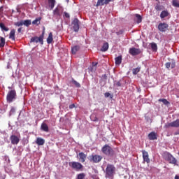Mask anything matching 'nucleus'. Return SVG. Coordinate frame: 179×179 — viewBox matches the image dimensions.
I'll return each mask as SVG.
<instances>
[{"label":"nucleus","mask_w":179,"mask_h":179,"mask_svg":"<svg viewBox=\"0 0 179 179\" xmlns=\"http://www.w3.org/2000/svg\"><path fill=\"white\" fill-rule=\"evenodd\" d=\"M101 152L103 155L109 157H113L115 155L114 150L108 144H106L102 147Z\"/></svg>","instance_id":"1"},{"label":"nucleus","mask_w":179,"mask_h":179,"mask_svg":"<svg viewBox=\"0 0 179 179\" xmlns=\"http://www.w3.org/2000/svg\"><path fill=\"white\" fill-rule=\"evenodd\" d=\"M115 174V166L114 165L108 164L106 169V177L108 178H113Z\"/></svg>","instance_id":"2"},{"label":"nucleus","mask_w":179,"mask_h":179,"mask_svg":"<svg viewBox=\"0 0 179 179\" xmlns=\"http://www.w3.org/2000/svg\"><path fill=\"white\" fill-rule=\"evenodd\" d=\"M69 166L76 171H82V170H83V165L80 162H69Z\"/></svg>","instance_id":"3"},{"label":"nucleus","mask_w":179,"mask_h":179,"mask_svg":"<svg viewBox=\"0 0 179 179\" xmlns=\"http://www.w3.org/2000/svg\"><path fill=\"white\" fill-rule=\"evenodd\" d=\"M164 157L170 164H177V159L170 152H164Z\"/></svg>","instance_id":"4"},{"label":"nucleus","mask_w":179,"mask_h":179,"mask_svg":"<svg viewBox=\"0 0 179 179\" xmlns=\"http://www.w3.org/2000/svg\"><path fill=\"white\" fill-rule=\"evenodd\" d=\"M6 100L8 103H12L14 100H16V90L9 91L6 96Z\"/></svg>","instance_id":"5"},{"label":"nucleus","mask_w":179,"mask_h":179,"mask_svg":"<svg viewBox=\"0 0 179 179\" xmlns=\"http://www.w3.org/2000/svg\"><path fill=\"white\" fill-rule=\"evenodd\" d=\"M103 157H101V155H92L90 156V160L92 162V163H100Z\"/></svg>","instance_id":"6"},{"label":"nucleus","mask_w":179,"mask_h":179,"mask_svg":"<svg viewBox=\"0 0 179 179\" xmlns=\"http://www.w3.org/2000/svg\"><path fill=\"white\" fill-rule=\"evenodd\" d=\"M44 38V34L41 35L39 37L34 36L31 38L30 43H41L43 45L44 44V41H43Z\"/></svg>","instance_id":"7"},{"label":"nucleus","mask_w":179,"mask_h":179,"mask_svg":"<svg viewBox=\"0 0 179 179\" xmlns=\"http://www.w3.org/2000/svg\"><path fill=\"white\" fill-rule=\"evenodd\" d=\"M158 30L162 31V33H164L169 30V24L166 22H161L158 24Z\"/></svg>","instance_id":"8"},{"label":"nucleus","mask_w":179,"mask_h":179,"mask_svg":"<svg viewBox=\"0 0 179 179\" xmlns=\"http://www.w3.org/2000/svg\"><path fill=\"white\" fill-rule=\"evenodd\" d=\"M165 128H179V119L171 122L170 123H167L165 124Z\"/></svg>","instance_id":"9"},{"label":"nucleus","mask_w":179,"mask_h":179,"mask_svg":"<svg viewBox=\"0 0 179 179\" xmlns=\"http://www.w3.org/2000/svg\"><path fill=\"white\" fill-rule=\"evenodd\" d=\"M142 51L141 50L140 48H131L129 50V54L130 55H132L133 57H135L136 55H139Z\"/></svg>","instance_id":"10"},{"label":"nucleus","mask_w":179,"mask_h":179,"mask_svg":"<svg viewBox=\"0 0 179 179\" xmlns=\"http://www.w3.org/2000/svg\"><path fill=\"white\" fill-rule=\"evenodd\" d=\"M71 24L73 26V29L74 31L78 33V31H79V20L78 18H75L72 21Z\"/></svg>","instance_id":"11"},{"label":"nucleus","mask_w":179,"mask_h":179,"mask_svg":"<svg viewBox=\"0 0 179 179\" xmlns=\"http://www.w3.org/2000/svg\"><path fill=\"white\" fill-rule=\"evenodd\" d=\"M10 141L12 143V145H17L19 142H20V138L17 137V136L15 135H11L10 136Z\"/></svg>","instance_id":"12"},{"label":"nucleus","mask_w":179,"mask_h":179,"mask_svg":"<svg viewBox=\"0 0 179 179\" xmlns=\"http://www.w3.org/2000/svg\"><path fill=\"white\" fill-rule=\"evenodd\" d=\"M143 153V162H145V163H150V159H149V153L145 151V150L141 151Z\"/></svg>","instance_id":"13"},{"label":"nucleus","mask_w":179,"mask_h":179,"mask_svg":"<svg viewBox=\"0 0 179 179\" xmlns=\"http://www.w3.org/2000/svg\"><path fill=\"white\" fill-rule=\"evenodd\" d=\"M165 66L166 69H170V68H171V69H174V68H176V61L172 59L171 62H166L165 64Z\"/></svg>","instance_id":"14"},{"label":"nucleus","mask_w":179,"mask_h":179,"mask_svg":"<svg viewBox=\"0 0 179 179\" xmlns=\"http://www.w3.org/2000/svg\"><path fill=\"white\" fill-rule=\"evenodd\" d=\"M55 6V0H48V6H46L47 9L49 10H52Z\"/></svg>","instance_id":"15"},{"label":"nucleus","mask_w":179,"mask_h":179,"mask_svg":"<svg viewBox=\"0 0 179 179\" xmlns=\"http://www.w3.org/2000/svg\"><path fill=\"white\" fill-rule=\"evenodd\" d=\"M148 138L150 141H156L157 139V133L152 131L148 134Z\"/></svg>","instance_id":"16"},{"label":"nucleus","mask_w":179,"mask_h":179,"mask_svg":"<svg viewBox=\"0 0 179 179\" xmlns=\"http://www.w3.org/2000/svg\"><path fill=\"white\" fill-rule=\"evenodd\" d=\"M36 145H38V146H43V145L45 143V140H44V138L38 137L36 138Z\"/></svg>","instance_id":"17"},{"label":"nucleus","mask_w":179,"mask_h":179,"mask_svg":"<svg viewBox=\"0 0 179 179\" xmlns=\"http://www.w3.org/2000/svg\"><path fill=\"white\" fill-rule=\"evenodd\" d=\"M78 156L80 157V161L81 162V163H85V162L86 161V155L83 152H80L78 154Z\"/></svg>","instance_id":"18"},{"label":"nucleus","mask_w":179,"mask_h":179,"mask_svg":"<svg viewBox=\"0 0 179 179\" xmlns=\"http://www.w3.org/2000/svg\"><path fill=\"white\" fill-rule=\"evenodd\" d=\"M170 15V13L167 10L162 11L160 14L161 19H164V17H167Z\"/></svg>","instance_id":"19"},{"label":"nucleus","mask_w":179,"mask_h":179,"mask_svg":"<svg viewBox=\"0 0 179 179\" xmlns=\"http://www.w3.org/2000/svg\"><path fill=\"white\" fill-rule=\"evenodd\" d=\"M108 43H104L102 45V48H101V51H102V52H106V51L108 50Z\"/></svg>","instance_id":"20"},{"label":"nucleus","mask_w":179,"mask_h":179,"mask_svg":"<svg viewBox=\"0 0 179 179\" xmlns=\"http://www.w3.org/2000/svg\"><path fill=\"white\" fill-rule=\"evenodd\" d=\"M115 62L116 65H121V62H122V56H118L115 58Z\"/></svg>","instance_id":"21"},{"label":"nucleus","mask_w":179,"mask_h":179,"mask_svg":"<svg viewBox=\"0 0 179 179\" xmlns=\"http://www.w3.org/2000/svg\"><path fill=\"white\" fill-rule=\"evenodd\" d=\"M41 129H42V131H44V132H48V125H47V124L45 123H42L41 126Z\"/></svg>","instance_id":"22"},{"label":"nucleus","mask_w":179,"mask_h":179,"mask_svg":"<svg viewBox=\"0 0 179 179\" xmlns=\"http://www.w3.org/2000/svg\"><path fill=\"white\" fill-rule=\"evenodd\" d=\"M52 40H54V38H52V32H50L48 37L47 38L48 44H51V43H52Z\"/></svg>","instance_id":"23"},{"label":"nucleus","mask_w":179,"mask_h":179,"mask_svg":"<svg viewBox=\"0 0 179 179\" xmlns=\"http://www.w3.org/2000/svg\"><path fill=\"white\" fill-rule=\"evenodd\" d=\"M80 50V47L79 45H75L71 48V52L72 54H76L77 51H79Z\"/></svg>","instance_id":"24"},{"label":"nucleus","mask_w":179,"mask_h":179,"mask_svg":"<svg viewBox=\"0 0 179 179\" xmlns=\"http://www.w3.org/2000/svg\"><path fill=\"white\" fill-rule=\"evenodd\" d=\"M22 24H24V26L29 27V26H30V24H31V20H22Z\"/></svg>","instance_id":"25"},{"label":"nucleus","mask_w":179,"mask_h":179,"mask_svg":"<svg viewBox=\"0 0 179 179\" xmlns=\"http://www.w3.org/2000/svg\"><path fill=\"white\" fill-rule=\"evenodd\" d=\"M158 101L163 103V104H164V106H169V104H170V102L169 101H167V99H159L158 100Z\"/></svg>","instance_id":"26"},{"label":"nucleus","mask_w":179,"mask_h":179,"mask_svg":"<svg viewBox=\"0 0 179 179\" xmlns=\"http://www.w3.org/2000/svg\"><path fill=\"white\" fill-rule=\"evenodd\" d=\"M5 38L0 36V48L5 47Z\"/></svg>","instance_id":"27"},{"label":"nucleus","mask_w":179,"mask_h":179,"mask_svg":"<svg viewBox=\"0 0 179 179\" xmlns=\"http://www.w3.org/2000/svg\"><path fill=\"white\" fill-rule=\"evenodd\" d=\"M15 33H16V31L15 29H12L10 32L9 38H11V40H15Z\"/></svg>","instance_id":"28"},{"label":"nucleus","mask_w":179,"mask_h":179,"mask_svg":"<svg viewBox=\"0 0 179 179\" xmlns=\"http://www.w3.org/2000/svg\"><path fill=\"white\" fill-rule=\"evenodd\" d=\"M114 85L116 86V87H121V86H122V80L115 81Z\"/></svg>","instance_id":"29"},{"label":"nucleus","mask_w":179,"mask_h":179,"mask_svg":"<svg viewBox=\"0 0 179 179\" xmlns=\"http://www.w3.org/2000/svg\"><path fill=\"white\" fill-rule=\"evenodd\" d=\"M132 72H133V75H138V73L141 72V67L133 69Z\"/></svg>","instance_id":"30"},{"label":"nucleus","mask_w":179,"mask_h":179,"mask_svg":"<svg viewBox=\"0 0 179 179\" xmlns=\"http://www.w3.org/2000/svg\"><path fill=\"white\" fill-rule=\"evenodd\" d=\"M0 27L1 29V30H4V31H9V28L5 27V24L3 23H0Z\"/></svg>","instance_id":"31"},{"label":"nucleus","mask_w":179,"mask_h":179,"mask_svg":"<svg viewBox=\"0 0 179 179\" xmlns=\"http://www.w3.org/2000/svg\"><path fill=\"white\" fill-rule=\"evenodd\" d=\"M172 5L175 8H179V1H178V0H173Z\"/></svg>","instance_id":"32"},{"label":"nucleus","mask_w":179,"mask_h":179,"mask_svg":"<svg viewBox=\"0 0 179 179\" xmlns=\"http://www.w3.org/2000/svg\"><path fill=\"white\" fill-rule=\"evenodd\" d=\"M155 9H156L157 11H160V10H163V6L157 3L155 6Z\"/></svg>","instance_id":"33"},{"label":"nucleus","mask_w":179,"mask_h":179,"mask_svg":"<svg viewBox=\"0 0 179 179\" xmlns=\"http://www.w3.org/2000/svg\"><path fill=\"white\" fill-rule=\"evenodd\" d=\"M71 82L73 85H75L76 87H80V84L78 83V81L75 80V79H72Z\"/></svg>","instance_id":"34"},{"label":"nucleus","mask_w":179,"mask_h":179,"mask_svg":"<svg viewBox=\"0 0 179 179\" xmlns=\"http://www.w3.org/2000/svg\"><path fill=\"white\" fill-rule=\"evenodd\" d=\"M136 17L137 18V23H141L142 22V16L139 14H136Z\"/></svg>","instance_id":"35"},{"label":"nucleus","mask_w":179,"mask_h":179,"mask_svg":"<svg viewBox=\"0 0 179 179\" xmlns=\"http://www.w3.org/2000/svg\"><path fill=\"white\" fill-rule=\"evenodd\" d=\"M104 4V0H98L96 3V6H103Z\"/></svg>","instance_id":"36"},{"label":"nucleus","mask_w":179,"mask_h":179,"mask_svg":"<svg viewBox=\"0 0 179 179\" xmlns=\"http://www.w3.org/2000/svg\"><path fill=\"white\" fill-rule=\"evenodd\" d=\"M151 48L152 51H156L157 50V45L155 43H151Z\"/></svg>","instance_id":"37"},{"label":"nucleus","mask_w":179,"mask_h":179,"mask_svg":"<svg viewBox=\"0 0 179 179\" xmlns=\"http://www.w3.org/2000/svg\"><path fill=\"white\" fill-rule=\"evenodd\" d=\"M85 177H86V174H85L83 173H80V174L78 175L77 179H84Z\"/></svg>","instance_id":"38"},{"label":"nucleus","mask_w":179,"mask_h":179,"mask_svg":"<svg viewBox=\"0 0 179 179\" xmlns=\"http://www.w3.org/2000/svg\"><path fill=\"white\" fill-rule=\"evenodd\" d=\"M15 26H17L18 27L20 26H23V20L15 22Z\"/></svg>","instance_id":"39"},{"label":"nucleus","mask_w":179,"mask_h":179,"mask_svg":"<svg viewBox=\"0 0 179 179\" xmlns=\"http://www.w3.org/2000/svg\"><path fill=\"white\" fill-rule=\"evenodd\" d=\"M55 15H59V9L58 8H56L53 11Z\"/></svg>","instance_id":"40"},{"label":"nucleus","mask_w":179,"mask_h":179,"mask_svg":"<svg viewBox=\"0 0 179 179\" xmlns=\"http://www.w3.org/2000/svg\"><path fill=\"white\" fill-rule=\"evenodd\" d=\"M105 97H110L111 96V94L110 92H106L104 94Z\"/></svg>","instance_id":"41"},{"label":"nucleus","mask_w":179,"mask_h":179,"mask_svg":"<svg viewBox=\"0 0 179 179\" xmlns=\"http://www.w3.org/2000/svg\"><path fill=\"white\" fill-rule=\"evenodd\" d=\"M110 2H111V0H105L104 4L105 5H108V3H110Z\"/></svg>","instance_id":"42"},{"label":"nucleus","mask_w":179,"mask_h":179,"mask_svg":"<svg viewBox=\"0 0 179 179\" xmlns=\"http://www.w3.org/2000/svg\"><path fill=\"white\" fill-rule=\"evenodd\" d=\"M64 16H65V17H67V19L70 17L69 13H68L66 12H64Z\"/></svg>","instance_id":"43"},{"label":"nucleus","mask_w":179,"mask_h":179,"mask_svg":"<svg viewBox=\"0 0 179 179\" xmlns=\"http://www.w3.org/2000/svg\"><path fill=\"white\" fill-rule=\"evenodd\" d=\"M124 31L122 30L119 31L118 32H116L117 36H120V34H122Z\"/></svg>","instance_id":"44"},{"label":"nucleus","mask_w":179,"mask_h":179,"mask_svg":"<svg viewBox=\"0 0 179 179\" xmlns=\"http://www.w3.org/2000/svg\"><path fill=\"white\" fill-rule=\"evenodd\" d=\"M69 108L71 109V110H72V108H75V104H71V105H70L69 106Z\"/></svg>","instance_id":"45"},{"label":"nucleus","mask_w":179,"mask_h":179,"mask_svg":"<svg viewBox=\"0 0 179 179\" xmlns=\"http://www.w3.org/2000/svg\"><path fill=\"white\" fill-rule=\"evenodd\" d=\"M37 22H38V20H35L32 22V24H36Z\"/></svg>","instance_id":"46"},{"label":"nucleus","mask_w":179,"mask_h":179,"mask_svg":"<svg viewBox=\"0 0 179 179\" xmlns=\"http://www.w3.org/2000/svg\"><path fill=\"white\" fill-rule=\"evenodd\" d=\"M18 33H22V27L19 28L17 29Z\"/></svg>","instance_id":"47"},{"label":"nucleus","mask_w":179,"mask_h":179,"mask_svg":"<svg viewBox=\"0 0 179 179\" xmlns=\"http://www.w3.org/2000/svg\"><path fill=\"white\" fill-rule=\"evenodd\" d=\"M94 122H97L99 121V118L97 117H94V119L93 120Z\"/></svg>","instance_id":"48"},{"label":"nucleus","mask_w":179,"mask_h":179,"mask_svg":"<svg viewBox=\"0 0 179 179\" xmlns=\"http://www.w3.org/2000/svg\"><path fill=\"white\" fill-rule=\"evenodd\" d=\"M97 62H92V65H93V66H96V65H97Z\"/></svg>","instance_id":"49"},{"label":"nucleus","mask_w":179,"mask_h":179,"mask_svg":"<svg viewBox=\"0 0 179 179\" xmlns=\"http://www.w3.org/2000/svg\"><path fill=\"white\" fill-rule=\"evenodd\" d=\"M174 179H179V176L178 175H176Z\"/></svg>","instance_id":"50"},{"label":"nucleus","mask_w":179,"mask_h":179,"mask_svg":"<svg viewBox=\"0 0 179 179\" xmlns=\"http://www.w3.org/2000/svg\"><path fill=\"white\" fill-rule=\"evenodd\" d=\"M173 135H179V132L178 131H176L173 134Z\"/></svg>","instance_id":"51"},{"label":"nucleus","mask_w":179,"mask_h":179,"mask_svg":"<svg viewBox=\"0 0 179 179\" xmlns=\"http://www.w3.org/2000/svg\"><path fill=\"white\" fill-rule=\"evenodd\" d=\"M10 111L13 113V111H15V108H12Z\"/></svg>","instance_id":"52"},{"label":"nucleus","mask_w":179,"mask_h":179,"mask_svg":"<svg viewBox=\"0 0 179 179\" xmlns=\"http://www.w3.org/2000/svg\"><path fill=\"white\" fill-rule=\"evenodd\" d=\"M104 76H105L106 78H107V76L105 75Z\"/></svg>","instance_id":"53"},{"label":"nucleus","mask_w":179,"mask_h":179,"mask_svg":"<svg viewBox=\"0 0 179 179\" xmlns=\"http://www.w3.org/2000/svg\"><path fill=\"white\" fill-rule=\"evenodd\" d=\"M0 134H1V130H0Z\"/></svg>","instance_id":"54"}]
</instances>
